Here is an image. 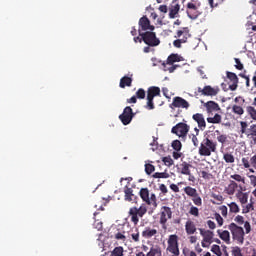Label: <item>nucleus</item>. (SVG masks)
Listing matches in <instances>:
<instances>
[{"mask_svg": "<svg viewBox=\"0 0 256 256\" xmlns=\"http://www.w3.org/2000/svg\"><path fill=\"white\" fill-rule=\"evenodd\" d=\"M200 157H211V153H217V141H213L206 137L200 144L198 149Z\"/></svg>", "mask_w": 256, "mask_h": 256, "instance_id": "obj_1", "label": "nucleus"}, {"mask_svg": "<svg viewBox=\"0 0 256 256\" xmlns=\"http://www.w3.org/2000/svg\"><path fill=\"white\" fill-rule=\"evenodd\" d=\"M240 133L250 139L252 145H256V123L249 126L245 121L240 122Z\"/></svg>", "mask_w": 256, "mask_h": 256, "instance_id": "obj_2", "label": "nucleus"}, {"mask_svg": "<svg viewBox=\"0 0 256 256\" xmlns=\"http://www.w3.org/2000/svg\"><path fill=\"white\" fill-rule=\"evenodd\" d=\"M139 35L148 47H158V45H161V40H159V38H157V34L151 30L142 33L141 30H139Z\"/></svg>", "mask_w": 256, "mask_h": 256, "instance_id": "obj_3", "label": "nucleus"}, {"mask_svg": "<svg viewBox=\"0 0 256 256\" xmlns=\"http://www.w3.org/2000/svg\"><path fill=\"white\" fill-rule=\"evenodd\" d=\"M228 229L232 234L234 241H237L240 245L245 243V230H243V227L237 226V224L232 222L229 224Z\"/></svg>", "mask_w": 256, "mask_h": 256, "instance_id": "obj_4", "label": "nucleus"}, {"mask_svg": "<svg viewBox=\"0 0 256 256\" xmlns=\"http://www.w3.org/2000/svg\"><path fill=\"white\" fill-rule=\"evenodd\" d=\"M147 214V206L142 204L139 208L132 207L129 209L128 215L134 225H139V217L142 218Z\"/></svg>", "mask_w": 256, "mask_h": 256, "instance_id": "obj_5", "label": "nucleus"}, {"mask_svg": "<svg viewBox=\"0 0 256 256\" xmlns=\"http://www.w3.org/2000/svg\"><path fill=\"white\" fill-rule=\"evenodd\" d=\"M174 37L176 39L173 41L174 47H176V49H181V44L187 43V39L191 37V34L189 33V28L188 27L181 28L176 32V35Z\"/></svg>", "mask_w": 256, "mask_h": 256, "instance_id": "obj_6", "label": "nucleus"}, {"mask_svg": "<svg viewBox=\"0 0 256 256\" xmlns=\"http://www.w3.org/2000/svg\"><path fill=\"white\" fill-rule=\"evenodd\" d=\"M168 246L166 248V251L169 253H172L174 256H179V236L177 234H172L168 238Z\"/></svg>", "mask_w": 256, "mask_h": 256, "instance_id": "obj_7", "label": "nucleus"}, {"mask_svg": "<svg viewBox=\"0 0 256 256\" xmlns=\"http://www.w3.org/2000/svg\"><path fill=\"white\" fill-rule=\"evenodd\" d=\"M173 217V211L169 206H162L160 209L159 223L162 225V229H167V221Z\"/></svg>", "mask_w": 256, "mask_h": 256, "instance_id": "obj_8", "label": "nucleus"}, {"mask_svg": "<svg viewBox=\"0 0 256 256\" xmlns=\"http://www.w3.org/2000/svg\"><path fill=\"white\" fill-rule=\"evenodd\" d=\"M133 117H135V113L130 106H126L123 112L119 115L122 125H129L131 121H133Z\"/></svg>", "mask_w": 256, "mask_h": 256, "instance_id": "obj_9", "label": "nucleus"}, {"mask_svg": "<svg viewBox=\"0 0 256 256\" xmlns=\"http://www.w3.org/2000/svg\"><path fill=\"white\" fill-rule=\"evenodd\" d=\"M198 231H200V235L203 237L201 242L202 247H209L211 243H213V237H215L213 231L207 230L205 228H199Z\"/></svg>", "mask_w": 256, "mask_h": 256, "instance_id": "obj_10", "label": "nucleus"}, {"mask_svg": "<svg viewBox=\"0 0 256 256\" xmlns=\"http://www.w3.org/2000/svg\"><path fill=\"white\" fill-rule=\"evenodd\" d=\"M191 169H193V165L189 164L186 161L182 162L178 167V171L179 173H181V175H187L188 181L195 183V176L191 174Z\"/></svg>", "mask_w": 256, "mask_h": 256, "instance_id": "obj_11", "label": "nucleus"}, {"mask_svg": "<svg viewBox=\"0 0 256 256\" xmlns=\"http://www.w3.org/2000/svg\"><path fill=\"white\" fill-rule=\"evenodd\" d=\"M171 133L178 137H187V133H189V125L180 122L172 128Z\"/></svg>", "mask_w": 256, "mask_h": 256, "instance_id": "obj_12", "label": "nucleus"}, {"mask_svg": "<svg viewBox=\"0 0 256 256\" xmlns=\"http://www.w3.org/2000/svg\"><path fill=\"white\" fill-rule=\"evenodd\" d=\"M186 9V13L189 19L195 20L199 17V15H201V12L199 11V5L197 6V4L193 2H189L186 6Z\"/></svg>", "mask_w": 256, "mask_h": 256, "instance_id": "obj_13", "label": "nucleus"}, {"mask_svg": "<svg viewBox=\"0 0 256 256\" xmlns=\"http://www.w3.org/2000/svg\"><path fill=\"white\" fill-rule=\"evenodd\" d=\"M170 107L171 109H189L190 104L187 102V100L183 99L182 97L176 96L173 98Z\"/></svg>", "mask_w": 256, "mask_h": 256, "instance_id": "obj_14", "label": "nucleus"}, {"mask_svg": "<svg viewBox=\"0 0 256 256\" xmlns=\"http://www.w3.org/2000/svg\"><path fill=\"white\" fill-rule=\"evenodd\" d=\"M139 27L141 31H155V26L151 25V21L147 16H143L139 19Z\"/></svg>", "mask_w": 256, "mask_h": 256, "instance_id": "obj_15", "label": "nucleus"}, {"mask_svg": "<svg viewBox=\"0 0 256 256\" xmlns=\"http://www.w3.org/2000/svg\"><path fill=\"white\" fill-rule=\"evenodd\" d=\"M192 119L197 123L198 129H200V131H205L207 128V122H205V116H203L202 113L193 114Z\"/></svg>", "mask_w": 256, "mask_h": 256, "instance_id": "obj_16", "label": "nucleus"}, {"mask_svg": "<svg viewBox=\"0 0 256 256\" xmlns=\"http://www.w3.org/2000/svg\"><path fill=\"white\" fill-rule=\"evenodd\" d=\"M181 9V5H179V3L177 1H173L169 7H168V11H169V18L170 19H175L177 17H179V11Z\"/></svg>", "mask_w": 256, "mask_h": 256, "instance_id": "obj_17", "label": "nucleus"}, {"mask_svg": "<svg viewBox=\"0 0 256 256\" xmlns=\"http://www.w3.org/2000/svg\"><path fill=\"white\" fill-rule=\"evenodd\" d=\"M226 77L232 83L231 85H229L230 91H236L237 87H239V77H237V74L227 71Z\"/></svg>", "mask_w": 256, "mask_h": 256, "instance_id": "obj_18", "label": "nucleus"}, {"mask_svg": "<svg viewBox=\"0 0 256 256\" xmlns=\"http://www.w3.org/2000/svg\"><path fill=\"white\" fill-rule=\"evenodd\" d=\"M198 93L205 95L206 97H215L217 93H219V88H213L211 86H205L203 89L201 87L198 88Z\"/></svg>", "mask_w": 256, "mask_h": 256, "instance_id": "obj_19", "label": "nucleus"}, {"mask_svg": "<svg viewBox=\"0 0 256 256\" xmlns=\"http://www.w3.org/2000/svg\"><path fill=\"white\" fill-rule=\"evenodd\" d=\"M236 198L241 203V206L245 207V205H247V202L249 201V194L243 193V188L240 187V190H238L236 193Z\"/></svg>", "mask_w": 256, "mask_h": 256, "instance_id": "obj_20", "label": "nucleus"}, {"mask_svg": "<svg viewBox=\"0 0 256 256\" xmlns=\"http://www.w3.org/2000/svg\"><path fill=\"white\" fill-rule=\"evenodd\" d=\"M218 237L226 243V245H231V233L228 230H217Z\"/></svg>", "mask_w": 256, "mask_h": 256, "instance_id": "obj_21", "label": "nucleus"}, {"mask_svg": "<svg viewBox=\"0 0 256 256\" xmlns=\"http://www.w3.org/2000/svg\"><path fill=\"white\" fill-rule=\"evenodd\" d=\"M204 107L206 108L207 113L221 111V107L215 101H208V102L204 103Z\"/></svg>", "mask_w": 256, "mask_h": 256, "instance_id": "obj_22", "label": "nucleus"}, {"mask_svg": "<svg viewBox=\"0 0 256 256\" xmlns=\"http://www.w3.org/2000/svg\"><path fill=\"white\" fill-rule=\"evenodd\" d=\"M161 95V88L157 86H151L147 90V97L149 99H155V97H159Z\"/></svg>", "mask_w": 256, "mask_h": 256, "instance_id": "obj_23", "label": "nucleus"}, {"mask_svg": "<svg viewBox=\"0 0 256 256\" xmlns=\"http://www.w3.org/2000/svg\"><path fill=\"white\" fill-rule=\"evenodd\" d=\"M185 231L187 235H195V233L197 232V227L195 226V222L188 220L185 223Z\"/></svg>", "mask_w": 256, "mask_h": 256, "instance_id": "obj_24", "label": "nucleus"}, {"mask_svg": "<svg viewBox=\"0 0 256 256\" xmlns=\"http://www.w3.org/2000/svg\"><path fill=\"white\" fill-rule=\"evenodd\" d=\"M124 197H125V201H135V199H137V196H135V194H133V188H129V186H125L124 187Z\"/></svg>", "mask_w": 256, "mask_h": 256, "instance_id": "obj_25", "label": "nucleus"}, {"mask_svg": "<svg viewBox=\"0 0 256 256\" xmlns=\"http://www.w3.org/2000/svg\"><path fill=\"white\" fill-rule=\"evenodd\" d=\"M155 235H157V229L151 227H145L142 231V237H144V239H151V237H155Z\"/></svg>", "mask_w": 256, "mask_h": 256, "instance_id": "obj_26", "label": "nucleus"}, {"mask_svg": "<svg viewBox=\"0 0 256 256\" xmlns=\"http://www.w3.org/2000/svg\"><path fill=\"white\" fill-rule=\"evenodd\" d=\"M139 195L146 205H151V202L149 201V188H141Z\"/></svg>", "mask_w": 256, "mask_h": 256, "instance_id": "obj_27", "label": "nucleus"}, {"mask_svg": "<svg viewBox=\"0 0 256 256\" xmlns=\"http://www.w3.org/2000/svg\"><path fill=\"white\" fill-rule=\"evenodd\" d=\"M238 187L239 185L237 184V182L230 180L228 187L225 188V192L227 193V195H235V191H237Z\"/></svg>", "mask_w": 256, "mask_h": 256, "instance_id": "obj_28", "label": "nucleus"}, {"mask_svg": "<svg viewBox=\"0 0 256 256\" xmlns=\"http://www.w3.org/2000/svg\"><path fill=\"white\" fill-rule=\"evenodd\" d=\"M132 83H133L132 77L124 76L120 79L119 87L121 89H125L126 87H131Z\"/></svg>", "mask_w": 256, "mask_h": 256, "instance_id": "obj_29", "label": "nucleus"}, {"mask_svg": "<svg viewBox=\"0 0 256 256\" xmlns=\"http://www.w3.org/2000/svg\"><path fill=\"white\" fill-rule=\"evenodd\" d=\"M183 61V57H181L179 54H171L167 58V65H173V63H179Z\"/></svg>", "mask_w": 256, "mask_h": 256, "instance_id": "obj_30", "label": "nucleus"}, {"mask_svg": "<svg viewBox=\"0 0 256 256\" xmlns=\"http://www.w3.org/2000/svg\"><path fill=\"white\" fill-rule=\"evenodd\" d=\"M246 113L253 121H256V108L255 106H247Z\"/></svg>", "mask_w": 256, "mask_h": 256, "instance_id": "obj_31", "label": "nucleus"}, {"mask_svg": "<svg viewBox=\"0 0 256 256\" xmlns=\"http://www.w3.org/2000/svg\"><path fill=\"white\" fill-rule=\"evenodd\" d=\"M206 121L208 122V123H212V124H219V123H221V121H222V117H221V114H215L214 115V117H208L207 119H206Z\"/></svg>", "mask_w": 256, "mask_h": 256, "instance_id": "obj_32", "label": "nucleus"}, {"mask_svg": "<svg viewBox=\"0 0 256 256\" xmlns=\"http://www.w3.org/2000/svg\"><path fill=\"white\" fill-rule=\"evenodd\" d=\"M184 193L188 195V197H195L197 195V189L191 187V186H186L184 188Z\"/></svg>", "mask_w": 256, "mask_h": 256, "instance_id": "obj_33", "label": "nucleus"}, {"mask_svg": "<svg viewBox=\"0 0 256 256\" xmlns=\"http://www.w3.org/2000/svg\"><path fill=\"white\" fill-rule=\"evenodd\" d=\"M225 163H235V156L232 153L226 152L223 154Z\"/></svg>", "mask_w": 256, "mask_h": 256, "instance_id": "obj_34", "label": "nucleus"}, {"mask_svg": "<svg viewBox=\"0 0 256 256\" xmlns=\"http://www.w3.org/2000/svg\"><path fill=\"white\" fill-rule=\"evenodd\" d=\"M215 133H217V141L218 143H221L222 145H225L227 143V135L226 134H221L219 130H216Z\"/></svg>", "mask_w": 256, "mask_h": 256, "instance_id": "obj_35", "label": "nucleus"}, {"mask_svg": "<svg viewBox=\"0 0 256 256\" xmlns=\"http://www.w3.org/2000/svg\"><path fill=\"white\" fill-rule=\"evenodd\" d=\"M97 215H99V212H94V219H95V222H94V227L95 229H97V231H102L103 230V222L97 220Z\"/></svg>", "mask_w": 256, "mask_h": 256, "instance_id": "obj_36", "label": "nucleus"}, {"mask_svg": "<svg viewBox=\"0 0 256 256\" xmlns=\"http://www.w3.org/2000/svg\"><path fill=\"white\" fill-rule=\"evenodd\" d=\"M146 256H161V248L152 247Z\"/></svg>", "mask_w": 256, "mask_h": 256, "instance_id": "obj_37", "label": "nucleus"}, {"mask_svg": "<svg viewBox=\"0 0 256 256\" xmlns=\"http://www.w3.org/2000/svg\"><path fill=\"white\" fill-rule=\"evenodd\" d=\"M212 199L217 201V202L212 201L214 205H221V203H223L224 201L223 195H220V194H212Z\"/></svg>", "mask_w": 256, "mask_h": 256, "instance_id": "obj_38", "label": "nucleus"}, {"mask_svg": "<svg viewBox=\"0 0 256 256\" xmlns=\"http://www.w3.org/2000/svg\"><path fill=\"white\" fill-rule=\"evenodd\" d=\"M154 179H169V173L167 172H156L152 175Z\"/></svg>", "mask_w": 256, "mask_h": 256, "instance_id": "obj_39", "label": "nucleus"}, {"mask_svg": "<svg viewBox=\"0 0 256 256\" xmlns=\"http://www.w3.org/2000/svg\"><path fill=\"white\" fill-rule=\"evenodd\" d=\"M232 112L235 114V115H243V113H245V110L243 109V107L239 106V105H233L232 106Z\"/></svg>", "mask_w": 256, "mask_h": 256, "instance_id": "obj_40", "label": "nucleus"}, {"mask_svg": "<svg viewBox=\"0 0 256 256\" xmlns=\"http://www.w3.org/2000/svg\"><path fill=\"white\" fill-rule=\"evenodd\" d=\"M230 213H239L241 209L239 208V205H237L235 202H231L228 204Z\"/></svg>", "mask_w": 256, "mask_h": 256, "instance_id": "obj_41", "label": "nucleus"}, {"mask_svg": "<svg viewBox=\"0 0 256 256\" xmlns=\"http://www.w3.org/2000/svg\"><path fill=\"white\" fill-rule=\"evenodd\" d=\"M123 252V247L118 246L113 249V251L111 252V256H123Z\"/></svg>", "mask_w": 256, "mask_h": 256, "instance_id": "obj_42", "label": "nucleus"}, {"mask_svg": "<svg viewBox=\"0 0 256 256\" xmlns=\"http://www.w3.org/2000/svg\"><path fill=\"white\" fill-rule=\"evenodd\" d=\"M192 201L197 207H201V205H203V200L199 194H196L194 197H192Z\"/></svg>", "mask_w": 256, "mask_h": 256, "instance_id": "obj_43", "label": "nucleus"}, {"mask_svg": "<svg viewBox=\"0 0 256 256\" xmlns=\"http://www.w3.org/2000/svg\"><path fill=\"white\" fill-rule=\"evenodd\" d=\"M155 172V166L153 164L147 163L145 164V173L146 175H151V173Z\"/></svg>", "mask_w": 256, "mask_h": 256, "instance_id": "obj_44", "label": "nucleus"}, {"mask_svg": "<svg viewBox=\"0 0 256 256\" xmlns=\"http://www.w3.org/2000/svg\"><path fill=\"white\" fill-rule=\"evenodd\" d=\"M211 251L212 253H214V255H217V256L223 255V252H221V247L217 244L212 245Z\"/></svg>", "mask_w": 256, "mask_h": 256, "instance_id": "obj_45", "label": "nucleus"}, {"mask_svg": "<svg viewBox=\"0 0 256 256\" xmlns=\"http://www.w3.org/2000/svg\"><path fill=\"white\" fill-rule=\"evenodd\" d=\"M181 147H183V145L181 144V141L174 140L172 142V149H174V151H181Z\"/></svg>", "mask_w": 256, "mask_h": 256, "instance_id": "obj_46", "label": "nucleus"}, {"mask_svg": "<svg viewBox=\"0 0 256 256\" xmlns=\"http://www.w3.org/2000/svg\"><path fill=\"white\" fill-rule=\"evenodd\" d=\"M116 233L114 234V239H117V241H125L126 237L125 234L122 232H119V229H116Z\"/></svg>", "mask_w": 256, "mask_h": 256, "instance_id": "obj_47", "label": "nucleus"}, {"mask_svg": "<svg viewBox=\"0 0 256 256\" xmlns=\"http://www.w3.org/2000/svg\"><path fill=\"white\" fill-rule=\"evenodd\" d=\"M230 179H234V181H237L238 183H245V178L239 174L231 175Z\"/></svg>", "mask_w": 256, "mask_h": 256, "instance_id": "obj_48", "label": "nucleus"}, {"mask_svg": "<svg viewBox=\"0 0 256 256\" xmlns=\"http://www.w3.org/2000/svg\"><path fill=\"white\" fill-rule=\"evenodd\" d=\"M242 165L245 169H250L251 168V160H249V157H244L242 158Z\"/></svg>", "mask_w": 256, "mask_h": 256, "instance_id": "obj_49", "label": "nucleus"}, {"mask_svg": "<svg viewBox=\"0 0 256 256\" xmlns=\"http://www.w3.org/2000/svg\"><path fill=\"white\" fill-rule=\"evenodd\" d=\"M145 95H146L145 89L140 88L136 92V99H145Z\"/></svg>", "mask_w": 256, "mask_h": 256, "instance_id": "obj_50", "label": "nucleus"}, {"mask_svg": "<svg viewBox=\"0 0 256 256\" xmlns=\"http://www.w3.org/2000/svg\"><path fill=\"white\" fill-rule=\"evenodd\" d=\"M130 236L135 243H139V229L136 228L135 231L130 234Z\"/></svg>", "mask_w": 256, "mask_h": 256, "instance_id": "obj_51", "label": "nucleus"}, {"mask_svg": "<svg viewBox=\"0 0 256 256\" xmlns=\"http://www.w3.org/2000/svg\"><path fill=\"white\" fill-rule=\"evenodd\" d=\"M189 214L193 215V217H199V208L195 206H191L189 210Z\"/></svg>", "mask_w": 256, "mask_h": 256, "instance_id": "obj_52", "label": "nucleus"}, {"mask_svg": "<svg viewBox=\"0 0 256 256\" xmlns=\"http://www.w3.org/2000/svg\"><path fill=\"white\" fill-rule=\"evenodd\" d=\"M253 209V203L245 204L242 209V213H249L250 211H253Z\"/></svg>", "mask_w": 256, "mask_h": 256, "instance_id": "obj_53", "label": "nucleus"}, {"mask_svg": "<svg viewBox=\"0 0 256 256\" xmlns=\"http://www.w3.org/2000/svg\"><path fill=\"white\" fill-rule=\"evenodd\" d=\"M150 205H153V207H157V196L152 193L149 198Z\"/></svg>", "mask_w": 256, "mask_h": 256, "instance_id": "obj_54", "label": "nucleus"}, {"mask_svg": "<svg viewBox=\"0 0 256 256\" xmlns=\"http://www.w3.org/2000/svg\"><path fill=\"white\" fill-rule=\"evenodd\" d=\"M234 61L236 63L235 65L236 69H238V71H243L244 66H243V63H241V60L239 58H235Z\"/></svg>", "mask_w": 256, "mask_h": 256, "instance_id": "obj_55", "label": "nucleus"}, {"mask_svg": "<svg viewBox=\"0 0 256 256\" xmlns=\"http://www.w3.org/2000/svg\"><path fill=\"white\" fill-rule=\"evenodd\" d=\"M219 211H220L222 217H227V215H228V208H227V206H225V205L220 206L219 207Z\"/></svg>", "mask_w": 256, "mask_h": 256, "instance_id": "obj_56", "label": "nucleus"}, {"mask_svg": "<svg viewBox=\"0 0 256 256\" xmlns=\"http://www.w3.org/2000/svg\"><path fill=\"white\" fill-rule=\"evenodd\" d=\"M235 223H238V225H243L245 223V218L241 215H238L234 219Z\"/></svg>", "mask_w": 256, "mask_h": 256, "instance_id": "obj_57", "label": "nucleus"}, {"mask_svg": "<svg viewBox=\"0 0 256 256\" xmlns=\"http://www.w3.org/2000/svg\"><path fill=\"white\" fill-rule=\"evenodd\" d=\"M191 137L194 147H199V138H197L198 135L192 134Z\"/></svg>", "mask_w": 256, "mask_h": 256, "instance_id": "obj_58", "label": "nucleus"}, {"mask_svg": "<svg viewBox=\"0 0 256 256\" xmlns=\"http://www.w3.org/2000/svg\"><path fill=\"white\" fill-rule=\"evenodd\" d=\"M164 71H169V73H173L175 69H177V65H173L167 68V64L163 63Z\"/></svg>", "mask_w": 256, "mask_h": 256, "instance_id": "obj_59", "label": "nucleus"}, {"mask_svg": "<svg viewBox=\"0 0 256 256\" xmlns=\"http://www.w3.org/2000/svg\"><path fill=\"white\" fill-rule=\"evenodd\" d=\"M215 219L219 227H223V223H224L223 217H221L219 214H215Z\"/></svg>", "mask_w": 256, "mask_h": 256, "instance_id": "obj_60", "label": "nucleus"}, {"mask_svg": "<svg viewBox=\"0 0 256 256\" xmlns=\"http://www.w3.org/2000/svg\"><path fill=\"white\" fill-rule=\"evenodd\" d=\"M147 107L150 110L155 109V104H153V98H148L147 97Z\"/></svg>", "mask_w": 256, "mask_h": 256, "instance_id": "obj_61", "label": "nucleus"}, {"mask_svg": "<svg viewBox=\"0 0 256 256\" xmlns=\"http://www.w3.org/2000/svg\"><path fill=\"white\" fill-rule=\"evenodd\" d=\"M183 255H185V256H197V253H195L194 251H191L189 249H184L183 250Z\"/></svg>", "mask_w": 256, "mask_h": 256, "instance_id": "obj_62", "label": "nucleus"}, {"mask_svg": "<svg viewBox=\"0 0 256 256\" xmlns=\"http://www.w3.org/2000/svg\"><path fill=\"white\" fill-rule=\"evenodd\" d=\"M163 161H164L165 165H167L168 167H171V165H173V159H171V158L165 157L163 159Z\"/></svg>", "mask_w": 256, "mask_h": 256, "instance_id": "obj_63", "label": "nucleus"}, {"mask_svg": "<svg viewBox=\"0 0 256 256\" xmlns=\"http://www.w3.org/2000/svg\"><path fill=\"white\" fill-rule=\"evenodd\" d=\"M250 165L256 169V154L250 158Z\"/></svg>", "mask_w": 256, "mask_h": 256, "instance_id": "obj_64", "label": "nucleus"}]
</instances>
